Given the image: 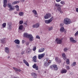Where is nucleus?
I'll return each instance as SVG.
<instances>
[{"mask_svg":"<svg viewBox=\"0 0 78 78\" xmlns=\"http://www.w3.org/2000/svg\"><path fill=\"white\" fill-rule=\"evenodd\" d=\"M5 53H6L7 54H9V48L7 47L5 48Z\"/></svg>","mask_w":78,"mask_h":78,"instance_id":"obj_15","label":"nucleus"},{"mask_svg":"<svg viewBox=\"0 0 78 78\" xmlns=\"http://www.w3.org/2000/svg\"><path fill=\"white\" fill-rule=\"evenodd\" d=\"M53 20V17H52L49 19L45 20L44 22L48 24V23H51Z\"/></svg>","mask_w":78,"mask_h":78,"instance_id":"obj_5","label":"nucleus"},{"mask_svg":"<svg viewBox=\"0 0 78 78\" xmlns=\"http://www.w3.org/2000/svg\"><path fill=\"white\" fill-rule=\"evenodd\" d=\"M70 61H69V59H67L66 61V64H69Z\"/></svg>","mask_w":78,"mask_h":78,"instance_id":"obj_39","label":"nucleus"},{"mask_svg":"<svg viewBox=\"0 0 78 78\" xmlns=\"http://www.w3.org/2000/svg\"><path fill=\"white\" fill-rule=\"evenodd\" d=\"M19 2H20V1H14L12 2V5H16V4H17L18 3H19Z\"/></svg>","mask_w":78,"mask_h":78,"instance_id":"obj_28","label":"nucleus"},{"mask_svg":"<svg viewBox=\"0 0 78 78\" xmlns=\"http://www.w3.org/2000/svg\"><path fill=\"white\" fill-rule=\"evenodd\" d=\"M60 13H62V12L60 11Z\"/></svg>","mask_w":78,"mask_h":78,"instance_id":"obj_57","label":"nucleus"},{"mask_svg":"<svg viewBox=\"0 0 78 78\" xmlns=\"http://www.w3.org/2000/svg\"><path fill=\"white\" fill-rule=\"evenodd\" d=\"M32 12L34 14V15H37V12L35 10H32Z\"/></svg>","mask_w":78,"mask_h":78,"instance_id":"obj_29","label":"nucleus"},{"mask_svg":"<svg viewBox=\"0 0 78 78\" xmlns=\"http://www.w3.org/2000/svg\"><path fill=\"white\" fill-rule=\"evenodd\" d=\"M61 62V61H60V60H58V62H59V63H60Z\"/></svg>","mask_w":78,"mask_h":78,"instance_id":"obj_56","label":"nucleus"},{"mask_svg":"<svg viewBox=\"0 0 78 78\" xmlns=\"http://www.w3.org/2000/svg\"><path fill=\"white\" fill-rule=\"evenodd\" d=\"M65 31V29L64 27H62L60 28V31L61 33H63Z\"/></svg>","mask_w":78,"mask_h":78,"instance_id":"obj_21","label":"nucleus"},{"mask_svg":"<svg viewBox=\"0 0 78 78\" xmlns=\"http://www.w3.org/2000/svg\"><path fill=\"white\" fill-rule=\"evenodd\" d=\"M19 23L20 25L22 24V23H23V20H20L19 21Z\"/></svg>","mask_w":78,"mask_h":78,"instance_id":"obj_40","label":"nucleus"},{"mask_svg":"<svg viewBox=\"0 0 78 78\" xmlns=\"http://www.w3.org/2000/svg\"><path fill=\"white\" fill-rule=\"evenodd\" d=\"M8 7L9 8V11H12L14 9V8L12 7V5L10 3H9L8 4Z\"/></svg>","mask_w":78,"mask_h":78,"instance_id":"obj_3","label":"nucleus"},{"mask_svg":"<svg viewBox=\"0 0 78 78\" xmlns=\"http://www.w3.org/2000/svg\"><path fill=\"white\" fill-rule=\"evenodd\" d=\"M67 50H68V49L67 48H65L64 49V51H67Z\"/></svg>","mask_w":78,"mask_h":78,"instance_id":"obj_42","label":"nucleus"},{"mask_svg":"<svg viewBox=\"0 0 78 78\" xmlns=\"http://www.w3.org/2000/svg\"><path fill=\"white\" fill-rule=\"evenodd\" d=\"M67 72V70L66 69H62L61 71V73L63 74V73H66Z\"/></svg>","mask_w":78,"mask_h":78,"instance_id":"obj_13","label":"nucleus"},{"mask_svg":"<svg viewBox=\"0 0 78 78\" xmlns=\"http://www.w3.org/2000/svg\"><path fill=\"white\" fill-rule=\"evenodd\" d=\"M58 10L59 11H61V8L60 7H59L58 8Z\"/></svg>","mask_w":78,"mask_h":78,"instance_id":"obj_49","label":"nucleus"},{"mask_svg":"<svg viewBox=\"0 0 78 78\" xmlns=\"http://www.w3.org/2000/svg\"><path fill=\"white\" fill-rule=\"evenodd\" d=\"M7 29L8 30H11L12 29V23L10 22L8 23Z\"/></svg>","mask_w":78,"mask_h":78,"instance_id":"obj_6","label":"nucleus"},{"mask_svg":"<svg viewBox=\"0 0 78 78\" xmlns=\"http://www.w3.org/2000/svg\"><path fill=\"white\" fill-rule=\"evenodd\" d=\"M55 61H58V57L55 58Z\"/></svg>","mask_w":78,"mask_h":78,"instance_id":"obj_47","label":"nucleus"},{"mask_svg":"<svg viewBox=\"0 0 78 78\" xmlns=\"http://www.w3.org/2000/svg\"><path fill=\"white\" fill-rule=\"evenodd\" d=\"M51 63V61L50 60L49 58H46L44 62V67H47Z\"/></svg>","mask_w":78,"mask_h":78,"instance_id":"obj_1","label":"nucleus"},{"mask_svg":"<svg viewBox=\"0 0 78 78\" xmlns=\"http://www.w3.org/2000/svg\"><path fill=\"white\" fill-rule=\"evenodd\" d=\"M6 23H4L2 24V26L3 28H5L6 27Z\"/></svg>","mask_w":78,"mask_h":78,"instance_id":"obj_37","label":"nucleus"},{"mask_svg":"<svg viewBox=\"0 0 78 78\" xmlns=\"http://www.w3.org/2000/svg\"><path fill=\"white\" fill-rule=\"evenodd\" d=\"M24 23L25 25H27V24L28 23H27V21H25Z\"/></svg>","mask_w":78,"mask_h":78,"instance_id":"obj_46","label":"nucleus"},{"mask_svg":"<svg viewBox=\"0 0 78 78\" xmlns=\"http://www.w3.org/2000/svg\"><path fill=\"white\" fill-rule=\"evenodd\" d=\"M51 17V14L50 13H47L44 16V17L45 19H48Z\"/></svg>","mask_w":78,"mask_h":78,"instance_id":"obj_7","label":"nucleus"},{"mask_svg":"<svg viewBox=\"0 0 78 78\" xmlns=\"http://www.w3.org/2000/svg\"><path fill=\"white\" fill-rule=\"evenodd\" d=\"M40 26V24L36 23L35 24H34L32 26L33 28H39Z\"/></svg>","mask_w":78,"mask_h":78,"instance_id":"obj_12","label":"nucleus"},{"mask_svg":"<svg viewBox=\"0 0 78 78\" xmlns=\"http://www.w3.org/2000/svg\"><path fill=\"white\" fill-rule=\"evenodd\" d=\"M8 2L7 0H3V7L4 8H6L7 6V2Z\"/></svg>","mask_w":78,"mask_h":78,"instance_id":"obj_11","label":"nucleus"},{"mask_svg":"<svg viewBox=\"0 0 78 78\" xmlns=\"http://www.w3.org/2000/svg\"><path fill=\"white\" fill-rule=\"evenodd\" d=\"M53 29V27L51 26L50 27H49L48 28V30L49 31H51Z\"/></svg>","mask_w":78,"mask_h":78,"instance_id":"obj_30","label":"nucleus"},{"mask_svg":"<svg viewBox=\"0 0 78 78\" xmlns=\"http://www.w3.org/2000/svg\"><path fill=\"white\" fill-rule=\"evenodd\" d=\"M32 67L34 69H35L36 70H39V67H38V66H37V64H34L32 66Z\"/></svg>","mask_w":78,"mask_h":78,"instance_id":"obj_10","label":"nucleus"},{"mask_svg":"<svg viewBox=\"0 0 78 78\" xmlns=\"http://www.w3.org/2000/svg\"><path fill=\"white\" fill-rule=\"evenodd\" d=\"M78 35V31H77L76 33H75V34H74V36H77Z\"/></svg>","mask_w":78,"mask_h":78,"instance_id":"obj_44","label":"nucleus"},{"mask_svg":"<svg viewBox=\"0 0 78 78\" xmlns=\"http://www.w3.org/2000/svg\"><path fill=\"white\" fill-rule=\"evenodd\" d=\"M53 67L54 69L55 70H57L58 69V68L57 67V65H53Z\"/></svg>","mask_w":78,"mask_h":78,"instance_id":"obj_23","label":"nucleus"},{"mask_svg":"<svg viewBox=\"0 0 78 78\" xmlns=\"http://www.w3.org/2000/svg\"><path fill=\"white\" fill-rule=\"evenodd\" d=\"M28 38L29 39L30 41L31 42H32V41H34V38H33V36L31 34H29Z\"/></svg>","mask_w":78,"mask_h":78,"instance_id":"obj_9","label":"nucleus"},{"mask_svg":"<svg viewBox=\"0 0 78 78\" xmlns=\"http://www.w3.org/2000/svg\"><path fill=\"white\" fill-rule=\"evenodd\" d=\"M31 76H33L34 78H36L37 77V73H32L31 74Z\"/></svg>","mask_w":78,"mask_h":78,"instance_id":"obj_18","label":"nucleus"},{"mask_svg":"<svg viewBox=\"0 0 78 78\" xmlns=\"http://www.w3.org/2000/svg\"><path fill=\"white\" fill-rule=\"evenodd\" d=\"M76 63L75 62H73L71 66L73 67L74 66H76Z\"/></svg>","mask_w":78,"mask_h":78,"instance_id":"obj_34","label":"nucleus"},{"mask_svg":"<svg viewBox=\"0 0 78 78\" xmlns=\"http://www.w3.org/2000/svg\"><path fill=\"white\" fill-rule=\"evenodd\" d=\"M1 42L2 44H5V43H6V41H5V38H3L1 40Z\"/></svg>","mask_w":78,"mask_h":78,"instance_id":"obj_27","label":"nucleus"},{"mask_svg":"<svg viewBox=\"0 0 78 78\" xmlns=\"http://www.w3.org/2000/svg\"><path fill=\"white\" fill-rule=\"evenodd\" d=\"M66 70H70V67H69V66H68V65H66Z\"/></svg>","mask_w":78,"mask_h":78,"instance_id":"obj_35","label":"nucleus"},{"mask_svg":"<svg viewBox=\"0 0 78 78\" xmlns=\"http://www.w3.org/2000/svg\"><path fill=\"white\" fill-rule=\"evenodd\" d=\"M36 50V46H34L33 48V51H35Z\"/></svg>","mask_w":78,"mask_h":78,"instance_id":"obj_41","label":"nucleus"},{"mask_svg":"<svg viewBox=\"0 0 78 78\" xmlns=\"http://www.w3.org/2000/svg\"><path fill=\"white\" fill-rule=\"evenodd\" d=\"M55 6L56 7H59L61 6V5L59 4H55Z\"/></svg>","mask_w":78,"mask_h":78,"instance_id":"obj_38","label":"nucleus"},{"mask_svg":"<svg viewBox=\"0 0 78 78\" xmlns=\"http://www.w3.org/2000/svg\"><path fill=\"white\" fill-rule=\"evenodd\" d=\"M62 56L63 59L66 61V55L65 54V53H63L62 54Z\"/></svg>","mask_w":78,"mask_h":78,"instance_id":"obj_26","label":"nucleus"},{"mask_svg":"<svg viewBox=\"0 0 78 78\" xmlns=\"http://www.w3.org/2000/svg\"><path fill=\"white\" fill-rule=\"evenodd\" d=\"M44 50L45 49L44 48H41L38 49V53H42V52H43Z\"/></svg>","mask_w":78,"mask_h":78,"instance_id":"obj_14","label":"nucleus"},{"mask_svg":"<svg viewBox=\"0 0 78 78\" xmlns=\"http://www.w3.org/2000/svg\"><path fill=\"white\" fill-rule=\"evenodd\" d=\"M41 37H39V35H37L36 36V39H40V38Z\"/></svg>","mask_w":78,"mask_h":78,"instance_id":"obj_43","label":"nucleus"},{"mask_svg":"<svg viewBox=\"0 0 78 78\" xmlns=\"http://www.w3.org/2000/svg\"><path fill=\"white\" fill-rule=\"evenodd\" d=\"M55 0L57 2H60V0Z\"/></svg>","mask_w":78,"mask_h":78,"instance_id":"obj_50","label":"nucleus"},{"mask_svg":"<svg viewBox=\"0 0 78 78\" xmlns=\"http://www.w3.org/2000/svg\"><path fill=\"white\" fill-rule=\"evenodd\" d=\"M62 25H63L62 24H60V27H62Z\"/></svg>","mask_w":78,"mask_h":78,"instance_id":"obj_55","label":"nucleus"},{"mask_svg":"<svg viewBox=\"0 0 78 78\" xmlns=\"http://www.w3.org/2000/svg\"><path fill=\"white\" fill-rule=\"evenodd\" d=\"M13 69H14V70H15V71H16L18 72H21V70H20V69H19L14 67H13Z\"/></svg>","mask_w":78,"mask_h":78,"instance_id":"obj_24","label":"nucleus"},{"mask_svg":"<svg viewBox=\"0 0 78 78\" xmlns=\"http://www.w3.org/2000/svg\"><path fill=\"white\" fill-rule=\"evenodd\" d=\"M26 51L27 53H29H29H30L31 52V49L30 48H28L27 49Z\"/></svg>","mask_w":78,"mask_h":78,"instance_id":"obj_20","label":"nucleus"},{"mask_svg":"<svg viewBox=\"0 0 78 78\" xmlns=\"http://www.w3.org/2000/svg\"><path fill=\"white\" fill-rule=\"evenodd\" d=\"M25 41L24 40H22V44H24V43H25Z\"/></svg>","mask_w":78,"mask_h":78,"instance_id":"obj_51","label":"nucleus"},{"mask_svg":"<svg viewBox=\"0 0 78 78\" xmlns=\"http://www.w3.org/2000/svg\"><path fill=\"white\" fill-rule=\"evenodd\" d=\"M23 25H20L19 27V29L20 30H22L23 29Z\"/></svg>","mask_w":78,"mask_h":78,"instance_id":"obj_32","label":"nucleus"},{"mask_svg":"<svg viewBox=\"0 0 78 78\" xmlns=\"http://www.w3.org/2000/svg\"><path fill=\"white\" fill-rule=\"evenodd\" d=\"M29 35L30 34H28L26 33H24L23 36L24 37H28H28H29Z\"/></svg>","mask_w":78,"mask_h":78,"instance_id":"obj_19","label":"nucleus"},{"mask_svg":"<svg viewBox=\"0 0 78 78\" xmlns=\"http://www.w3.org/2000/svg\"><path fill=\"white\" fill-rule=\"evenodd\" d=\"M60 3L61 5H65V1H61Z\"/></svg>","mask_w":78,"mask_h":78,"instance_id":"obj_33","label":"nucleus"},{"mask_svg":"<svg viewBox=\"0 0 78 78\" xmlns=\"http://www.w3.org/2000/svg\"><path fill=\"white\" fill-rule=\"evenodd\" d=\"M53 65L51 66H50V68L51 69H53Z\"/></svg>","mask_w":78,"mask_h":78,"instance_id":"obj_48","label":"nucleus"},{"mask_svg":"<svg viewBox=\"0 0 78 78\" xmlns=\"http://www.w3.org/2000/svg\"><path fill=\"white\" fill-rule=\"evenodd\" d=\"M14 42L16 44H20V41L19 40H15L14 41Z\"/></svg>","mask_w":78,"mask_h":78,"instance_id":"obj_22","label":"nucleus"},{"mask_svg":"<svg viewBox=\"0 0 78 78\" xmlns=\"http://www.w3.org/2000/svg\"><path fill=\"white\" fill-rule=\"evenodd\" d=\"M76 11L78 12V8H76Z\"/></svg>","mask_w":78,"mask_h":78,"instance_id":"obj_52","label":"nucleus"},{"mask_svg":"<svg viewBox=\"0 0 78 78\" xmlns=\"http://www.w3.org/2000/svg\"><path fill=\"white\" fill-rule=\"evenodd\" d=\"M29 44H30V42L27 41V42H26V45H29Z\"/></svg>","mask_w":78,"mask_h":78,"instance_id":"obj_45","label":"nucleus"},{"mask_svg":"<svg viewBox=\"0 0 78 78\" xmlns=\"http://www.w3.org/2000/svg\"><path fill=\"white\" fill-rule=\"evenodd\" d=\"M21 55H23V54H24V52L22 51L21 53Z\"/></svg>","mask_w":78,"mask_h":78,"instance_id":"obj_53","label":"nucleus"},{"mask_svg":"<svg viewBox=\"0 0 78 78\" xmlns=\"http://www.w3.org/2000/svg\"><path fill=\"white\" fill-rule=\"evenodd\" d=\"M15 7L17 11L19 10V5H16L15 6Z\"/></svg>","mask_w":78,"mask_h":78,"instance_id":"obj_36","label":"nucleus"},{"mask_svg":"<svg viewBox=\"0 0 78 78\" xmlns=\"http://www.w3.org/2000/svg\"><path fill=\"white\" fill-rule=\"evenodd\" d=\"M70 41L71 42H73V43H75V42H76V41L75 40H74L73 38L72 37L70 38Z\"/></svg>","mask_w":78,"mask_h":78,"instance_id":"obj_17","label":"nucleus"},{"mask_svg":"<svg viewBox=\"0 0 78 78\" xmlns=\"http://www.w3.org/2000/svg\"><path fill=\"white\" fill-rule=\"evenodd\" d=\"M45 56V54L43 53L41 54H39L38 56V58L39 59H41L42 58H43Z\"/></svg>","mask_w":78,"mask_h":78,"instance_id":"obj_8","label":"nucleus"},{"mask_svg":"<svg viewBox=\"0 0 78 78\" xmlns=\"http://www.w3.org/2000/svg\"><path fill=\"white\" fill-rule=\"evenodd\" d=\"M63 23L65 25H69V24H70L72 23V21L70 20V19L66 18L64 19Z\"/></svg>","mask_w":78,"mask_h":78,"instance_id":"obj_2","label":"nucleus"},{"mask_svg":"<svg viewBox=\"0 0 78 78\" xmlns=\"http://www.w3.org/2000/svg\"><path fill=\"white\" fill-rule=\"evenodd\" d=\"M24 13L23 12H20L19 13V15L20 16H23Z\"/></svg>","mask_w":78,"mask_h":78,"instance_id":"obj_31","label":"nucleus"},{"mask_svg":"<svg viewBox=\"0 0 78 78\" xmlns=\"http://www.w3.org/2000/svg\"><path fill=\"white\" fill-rule=\"evenodd\" d=\"M61 0H60V1L61 2Z\"/></svg>","mask_w":78,"mask_h":78,"instance_id":"obj_58","label":"nucleus"},{"mask_svg":"<svg viewBox=\"0 0 78 78\" xmlns=\"http://www.w3.org/2000/svg\"><path fill=\"white\" fill-rule=\"evenodd\" d=\"M62 39H63V38L59 39L57 38L55 39V41L56 42L57 44H61V43L62 42Z\"/></svg>","mask_w":78,"mask_h":78,"instance_id":"obj_4","label":"nucleus"},{"mask_svg":"<svg viewBox=\"0 0 78 78\" xmlns=\"http://www.w3.org/2000/svg\"><path fill=\"white\" fill-rule=\"evenodd\" d=\"M23 62L26 66H29V64L28 62H27V61H26L25 60H23Z\"/></svg>","mask_w":78,"mask_h":78,"instance_id":"obj_25","label":"nucleus"},{"mask_svg":"<svg viewBox=\"0 0 78 78\" xmlns=\"http://www.w3.org/2000/svg\"><path fill=\"white\" fill-rule=\"evenodd\" d=\"M37 56H34L33 58V61L34 62H37Z\"/></svg>","mask_w":78,"mask_h":78,"instance_id":"obj_16","label":"nucleus"},{"mask_svg":"<svg viewBox=\"0 0 78 78\" xmlns=\"http://www.w3.org/2000/svg\"><path fill=\"white\" fill-rule=\"evenodd\" d=\"M25 0H21V2H24Z\"/></svg>","mask_w":78,"mask_h":78,"instance_id":"obj_54","label":"nucleus"}]
</instances>
